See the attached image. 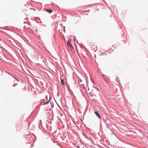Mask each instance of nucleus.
<instances>
[{"label": "nucleus", "mask_w": 148, "mask_h": 148, "mask_svg": "<svg viewBox=\"0 0 148 148\" xmlns=\"http://www.w3.org/2000/svg\"><path fill=\"white\" fill-rule=\"evenodd\" d=\"M50 97H49V100L48 101H47V102H46L44 104L45 105V104H47L48 103H49V101H50Z\"/></svg>", "instance_id": "nucleus-5"}, {"label": "nucleus", "mask_w": 148, "mask_h": 148, "mask_svg": "<svg viewBox=\"0 0 148 148\" xmlns=\"http://www.w3.org/2000/svg\"><path fill=\"white\" fill-rule=\"evenodd\" d=\"M95 114L97 115V116L98 117L99 119H100L101 116L100 114H99V113H98V112H95Z\"/></svg>", "instance_id": "nucleus-2"}, {"label": "nucleus", "mask_w": 148, "mask_h": 148, "mask_svg": "<svg viewBox=\"0 0 148 148\" xmlns=\"http://www.w3.org/2000/svg\"><path fill=\"white\" fill-rule=\"evenodd\" d=\"M15 86V83L14 85V86Z\"/></svg>", "instance_id": "nucleus-6"}, {"label": "nucleus", "mask_w": 148, "mask_h": 148, "mask_svg": "<svg viewBox=\"0 0 148 148\" xmlns=\"http://www.w3.org/2000/svg\"><path fill=\"white\" fill-rule=\"evenodd\" d=\"M61 82L62 84V85H64V80H63V79H61Z\"/></svg>", "instance_id": "nucleus-4"}, {"label": "nucleus", "mask_w": 148, "mask_h": 148, "mask_svg": "<svg viewBox=\"0 0 148 148\" xmlns=\"http://www.w3.org/2000/svg\"><path fill=\"white\" fill-rule=\"evenodd\" d=\"M45 11H46V12H49V13H51L52 12V10H48L47 9H45Z\"/></svg>", "instance_id": "nucleus-3"}, {"label": "nucleus", "mask_w": 148, "mask_h": 148, "mask_svg": "<svg viewBox=\"0 0 148 148\" xmlns=\"http://www.w3.org/2000/svg\"><path fill=\"white\" fill-rule=\"evenodd\" d=\"M71 39L68 40L67 42V45L68 47L72 50H74V48L71 45Z\"/></svg>", "instance_id": "nucleus-1"}, {"label": "nucleus", "mask_w": 148, "mask_h": 148, "mask_svg": "<svg viewBox=\"0 0 148 148\" xmlns=\"http://www.w3.org/2000/svg\"><path fill=\"white\" fill-rule=\"evenodd\" d=\"M15 79L17 80V81H18V79H16V78H15Z\"/></svg>", "instance_id": "nucleus-7"}]
</instances>
